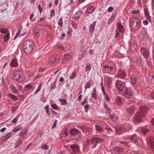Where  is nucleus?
I'll list each match as a JSON object with an SVG mask.
<instances>
[{
  "instance_id": "obj_53",
  "label": "nucleus",
  "mask_w": 154,
  "mask_h": 154,
  "mask_svg": "<svg viewBox=\"0 0 154 154\" xmlns=\"http://www.w3.org/2000/svg\"><path fill=\"white\" fill-rule=\"evenodd\" d=\"M72 26L75 29H76L77 27V25L74 22H72Z\"/></svg>"
},
{
  "instance_id": "obj_50",
  "label": "nucleus",
  "mask_w": 154,
  "mask_h": 154,
  "mask_svg": "<svg viewBox=\"0 0 154 154\" xmlns=\"http://www.w3.org/2000/svg\"><path fill=\"white\" fill-rule=\"evenodd\" d=\"M25 88L27 89L28 90H29L31 88H32V85L30 84H28L26 85L25 87Z\"/></svg>"
},
{
  "instance_id": "obj_56",
  "label": "nucleus",
  "mask_w": 154,
  "mask_h": 154,
  "mask_svg": "<svg viewBox=\"0 0 154 154\" xmlns=\"http://www.w3.org/2000/svg\"><path fill=\"white\" fill-rule=\"evenodd\" d=\"M91 87V84L89 82H87L86 84L85 85V88H90Z\"/></svg>"
},
{
  "instance_id": "obj_32",
  "label": "nucleus",
  "mask_w": 154,
  "mask_h": 154,
  "mask_svg": "<svg viewBox=\"0 0 154 154\" xmlns=\"http://www.w3.org/2000/svg\"><path fill=\"white\" fill-rule=\"evenodd\" d=\"M83 129H84L83 132H86V133H85V134L87 135L89 134V132H90L91 130V128L90 127L85 126V128Z\"/></svg>"
},
{
  "instance_id": "obj_4",
  "label": "nucleus",
  "mask_w": 154,
  "mask_h": 154,
  "mask_svg": "<svg viewBox=\"0 0 154 154\" xmlns=\"http://www.w3.org/2000/svg\"><path fill=\"white\" fill-rule=\"evenodd\" d=\"M104 141V139L101 138L97 137H92L91 139V144L93 145V148L95 147L98 143L103 142Z\"/></svg>"
},
{
  "instance_id": "obj_11",
  "label": "nucleus",
  "mask_w": 154,
  "mask_h": 154,
  "mask_svg": "<svg viewBox=\"0 0 154 154\" xmlns=\"http://www.w3.org/2000/svg\"><path fill=\"white\" fill-rule=\"evenodd\" d=\"M70 148L74 152H78L79 150V147L78 144L72 145L70 146Z\"/></svg>"
},
{
  "instance_id": "obj_60",
  "label": "nucleus",
  "mask_w": 154,
  "mask_h": 154,
  "mask_svg": "<svg viewBox=\"0 0 154 154\" xmlns=\"http://www.w3.org/2000/svg\"><path fill=\"white\" fill-rule=\"evenodd\" d=\"M59 100L61 102H62L64 103V105H65L67 103V101L66 100L64 99H62L61 100Z\"/></svg>"
},
{
  "instance_id": "obj_39",
  "label": "nucleus",
  "mask_w": 154,
  "mask_h": 154,
  "mask_svg": "<svg viewBox=\"0 0 154 154\" xmlns=\"http://www.w3.org/2000/svg\"><path fill=\"white\" fill-rule=\"evenodd\" d=\"M8 30L7 29H0V32L2 34H6L8 33Z\"/></svg>"
},
{
  "instance_id": "obj_9",
  "label": "nucleus",
  "mask_w": 154,
  "mask_h": 154,
  "mask_svg": "<svg viewBox=\"0 0 154 154\" xmlns=\"http://www.w3.org/2000/svg\"><path fill=\"white\" fill-rule=\"evenodd\" d=\"M148 144L151 149H154V138L152 137H151L149 139Z\"/></svg>"
},
{
  "instance_id": "obj_20",
  "label": "nucleus",
  "mask_w": 154,
  "mask_h": 154,
  "mask_svg": "<svg viewBox=\"0 0 154 154\" xmlns=\"http://www.w3.org/2000/svg\"><path fill=\"white\" fill-rule=\"evenodd\" d=\"M115 103L118 105H120L122 104V100L121 97L117 96L116 97L115 99Z\"/></svg>"
},
{
  "instance_id": "obj_6",
  "label": "nucleus",
  "mask_w": 154,
  "mask_h": 154,
  "mask_svg": "<svg viewBox=\"0 0 154 154\" xmlns=\"http://www.w3.org/2000/svg\"><path fill=\"white\" fill-rule=\"evenodd\" d=\"M48 61L50 65H54L58 63L59 62L58 58L57 56L50 57L48 59Z\"/></svg>"
},
{
  "instance_id": "obj_24",
  "label": "nucleus",
  "mask_w": 154,
  "mask_h": 154,
  "mask_svg": "<svg viewBox=\"0 0 154 154\" xmlns=\"http://www.w3.org/2000/svg\"><path fill=\"white\" fill-rule=\"evenodd\" d=\"M21 125L15 127L13 130L12 131L14 132H16L20 131V130H23V127H20Z\"/></svg>"
},
{
  "instance_id": "obj_15",
  "label": "nucleus",
  "mask_w": 154,
  "mask_h": 154,
  "mask_svg": "<svg viewBox=\"0 0 154 154\" xmlns=\"http://www.w3.org/2000/svg\"><path fill=\"white\" fill-rule=\"evenodd\" d=\"M79 132V130L75 128H73L71 129L69 131V133L72 136H76L77 135Z\"/></svg>"
},
{
  "instance_id": "obj_59",
  "label": "nucleus",
  "mask_w": 154,
  "mask_h": 154,
  "mask_svg": "<svg viewBox=\"0 0 154 154\" xmlns=\"http://www.w3.org/2000/svg\"><path fill=\"white\" fill-rule=\"evenodd\" d=\"M20 31H21V30H20V29H19L18 30L17 32L16 33V35L15 36V37L14 38V39H15L16 38V37L20 34Z\"/></svg>"
},
{
  "instance_id": "obj_19",
  "label": "nucleus",
  "mask_w": 154,
  "mask_h": 154,
  "mask_svg": "<svg viewBox=\"0 0 154 154\" xmlns=\"http://www.w3.org/2000/svg\"><path fill=\"white\" fill-rule=\"evenodd\" d=\"M91 97L95 100H96L97 98V91L96 87L94 88L93 91L91 93Z\"/></svg>"
},
{
  "instance_id": "obj_30",
  "label": "nucleus",
  "mask_w": 154,
  "mask_h": 154,
  "mask_svg": "<svg viewBox=\"0 0 154 154\" xmlns=\"http://www.w3.org/2000/svg\"><path fill=\"white\" fill-rule=\"evenodd\" d=\"M82 15V12L80 11H77L74 14V18L75 20L78 19Z\"/></svg>"
},
{
  "instance_id": "obj_31",
  "label": "nucleus",
  "mask_w": 154,
  "mask_h": 154,
  "mask_svg": "<svg viewBox=\"0 0 154 154\" xmlns=\"http://www.w3.org/2000/svg\"><path fill=\"white\" fill-rule=\"evenodd\" d=\"M95 128L96 130L99 132H101L103 131V128L101 125H96Z\"/></svg>"
},
{
  "instance_id": "obj_14",
  "label": "nucleus",
  "mask_w": 154,
  "mask_h": 154,
  "mask_svg": "<svg viewBox=\"0 0 154 154\" xmlns=\"http://www.w3.org/2000/svg\"><path fill=\"white\" fill-rule=\"evenodd\" d=\"M95 10V8L94 6H91L88 7L87 8V11L85 13V14L87 16V14H90L93 12Z\"/></svg>"
},
{
  "instance_id": "obj_7",
  "label": "nucleus",
  "mask_w": 154,
  "mask_h": 154,
  "mask_svg": "<svg viewBox=\"0 0 154 154\" xmlns=\"http://www.w3.org/2000/svg\"><path fill=\"white\" fill-rule=\"evenodd\" d=\"M123 95L125 98L131 99L133 97L132 91L130 88H126L125 90Z\"/></svg>"
},
{
  "instance_id": "obj_47",
  "label": "nucleus",
  "mask_w": 154,
  "mask_h": 154,
  "mask_svg": "<svg viewBox=\"0 0 154 154\" xmlns=\"http://www.w3.org/2000/svg\"><path fill=\"white\" fill-rule=\"evenodd\" d=\"M76 73L75 72H73L69 77L70 79H73L76 77Z\"/></svg>"
},
{
  "instance_id": "obj_36",
  "label": "nucleus",
  "mask_w": 154,
  "mask_h": 154,
  "mask_svg": "<svg viewBox=\"0 0 154 154\" xmlns=\"http://www.w3.org/2000/svg\"><path fill=\"white\" fill-rule=\"evenodd\" d=\"M28 131V130H26L23 132H20V135L23 138H24L25 136L27 134Z\"/></svg>"
},
{
  "instance_id": "obj_33",
  "label": "nucleus",
  "mask_w": 154,
  "mask_h": 154,
  "mask_svg": "<svg viewBox=\"0 0 154 154\" xmlns=\"http://www.w3.org/2000/svg\"><path fill=\"white\" fill-rule=\"evenodd\" d=\"M129 138L131 140L133 141V142L136 141L137 139V137L135 134L130 136Z\"/></svg>"
},
{
  "instance_id": "obj_34",
  "label": "nucleus",
  "mask_w": 154,
  "mask_h": 154,
  "mask_svg": "<svg viewBox=\"0 0 154 154\" xmlns=\"http://www.w3.org/2000/svg\"><path fill=\"white\" fill-rule=\"evenodd\" d=\"M141 130L142 132L145 135L147 133L149 132L148 130L146 127H143L141 128Z\"/></svg>"
},
{
  "instance_id": "obj_18",
  "label": "nucleus",
  "mask_w": 154,
  "mask_h": 154,
  "mask_svg": "<svg viewBox=\"0 0 154 154\" xmlns=\"http://www.w3.org/2000/svg\"><path fill=\"white\" fill-rule=\"evenodd\" d=\"M114 149L117 151V153L119 154H121L124 152L123 148L122 147H119L116 146L114 147Z\"/></svg>"
},
{
  "instance_id": "obj_26",
  "label": "nucleus",
  "mask_w": 154,
  "mask_h": 154,
  "mask_svg": "<svg viewBox=\"0 0 154 154\" xmlns=\"http://www.w3.org/2000/svg\"><path fill=\"white\" fill-rule=\"evenodd\" d=\"M71 58V55L69 54H65L64 56V59L63 60L65 62H67L70 60Z\"/></svg>"
},
{
  "instance_id": "obj_37",
  "label": "nucleus",
  "mask_w": 154,
  "mask_h": 154,
  "mask_svg": "<svg viewBox=\"0 0 154 154\" xmlns=\"http://www.w3.org/2000/svg\"><path fill=\"white\" fill-rule=\"evenodd\" d=\"M56 83L55 81L53 83H51V91H52L53 90H54L56 88Z\"/></svg>"
},
{
  "instance_id": "obj_58",
  "label": "nucleus",
  "mask_w": 154,
  "mask_h": 154,
  "mask_svg": "<svg viewBox=\"0 0 154 154\" xmlns=\"http://www.w3.org/2000/svg\"><path fill=\"white\" fill-rule=\"evenodd\" d=\"M134 102V101L132 100H129L126 101V103L128 104H131Z\"/></svg>"
},
{
  "instance_id": "obj_54",
  "label": "nucleus",
  "mask_w": 154,
  "mask_h": 154,
  "mask_svg": "<svg viewBox=\"0 0 154 154\" xmlns=\"http://www.w3.org/2000/svg\"><path fill=\"white\" fill-rule=\"evenodd\" d=\"M11 134L10 133H9L5 136V137L6 139H8L11 137Z\"/></svg>"
},
{
  "instance_id": "obj_12",
  "label": "nucleus",
  "mask_w": 154,
  "mask_h": 154,
  "mask_svg": "<svg viewBox=\"0 0 154 154\" xmlns=\"http://www.w3.org/2000/svg\"><path fill=\"white\" fill-rule=\"evenodd\" d=\"M144 11L145 16L146 19L148 20L149 22H151L152 21L151 18L149 15L148 9H144Z\"/></svg>"
},
{
  "instance_id": "obj_8",
  "label": "nucleus",
  "mask_w": 154,
  "mask_h": 154,
  "mask_svg": "<svg viewBox=\"0 0 154 154\" xmlns=\"http://www.w3.org/2000/svg\"><path fill=\"white\" fill-rule=\"evenodd\" d=\"M116 86L118 90L122 91L125 87V83L119 80H117L116 81Z\"/></svg>"
},
{
  "instance_id": "obj_35",
  "label": "nucleus",
  "mask_w": 154,
  "mask_h": 154,
  "mask_svg": "<svg viewBox=\"0 0 154 154\" xmlns=\"http://www.w3.org/2000/svg\"><path fill=\"white\" fill-rule=\"evenodd\" d=\"M10 37V33H8L6 35H5L3 37V39L5 42H7L8 40L9 39Z\"/></svg>"
},
{
  "instance_id": "obj_16",
  "label": "nucleus",
  "mask_w": 154,
  "mask_h": 154,
  "mask_svg": "<svg viewBox=\"0 0 154 154\" xmlns=\"http://www.w3.org/2000/svg\"><path fill=\"white\" fill-rule=\"evenodd\" d=\"M10 65L11 67L13 68L17 67L18 63L17 61V60L15 59H13L11 62Z\"/></svg>"
},
{
  "instance_id": "obj_28",
  "label": "nucleus",
  "mask_w": 154,
  "mask_h": 154,
  "mask_svg": "<svg viewBox=\"0 0 154 154\" xmlns=\"http://www.w3.org/2000/svg\"><path fill=\"white\" fill-rule=\"evenodd\" d=\"M7 96L13 100L15 101L17 100V97L11 94L8 93L7 94Z\"/></svg>"
},
{
  "instance_id": "obj_2",
  "label": "nucleus",
  "mask_w": 154,
  "mask_h": 154,
  "mask_svg": "<svg viewBox=\"0 0 154 154\" xmlns=\"http://www.w3.org/2000/svg\"><path fill=\"white\" fill-rule=\"evenodd\" d=\"M23 48L24 52L29 54L32 52L34 48V44L30 40L25 41L23 45Z\"/></svg>"
},
{
  "instance_id": "obj_48",
  "label": "nucleus",
  "mask_w": 154,
  "mask_h": 154,
  "mask_svg": "<svg viewBox=\"0 0 154 154\" xmlns=\"http://www.w3.org/2000/svg\"><path fill=\"white\" fill-rule=\"evenodd\" d=\"M105 129L108 132L109 134H111L112 132V131L110 128L109 126H107L106 128H105Z\"/></svg>"
},
{
  "instance_id": "obj_10",
  "label": "nucleus",
  "mask_w": 154,
  "mask_h": 154,
  "mask_svg": "<svg viewBox=\"0 0 154 154\" xmlns=\"http://www.w3.org/2000/svg\"><path fill=\"white\" fill-rule=\"evenodd\" d=\"M132 80V83L134 86H136V84H137L138 82H137V75H133L131 76Z\"/></svg>"
},
{
  "instance_id": "obj_62",
  "label": "nucleus",
  "mask_w": 154,
  "mask_h": 154,
  "mask_svg": "<svg viewBox=\"0 0 154 154\" xmlns=\"http://www.w3.org/2000/svg\"><path fill=\"white\" fill-rule=\"evenodd\" d=\"M38 8L39 10L40 13H41V12L42 11L43 9L42 8L41 6L40 5H38Z\"/></svg>"
},
{
  "instance_id": "obj_38",
  "label": "nucleus",
  "mask_w": 154,
  "mask_h": 154,
  "mask_svg": "<svg viewBox=\"0 0 154 154\" xmlns=\"http://www.w3.org/2000/svg\"><path fill=\"white\" fill-rule=\"evenodd\" d=\"M41 148L43 149L47 150L49 149V146L46 144H42Z\"/></svg>"
},
{
  "instance_id": "obj_52",
  "label": "nucleus",
  "mask_w": 154,
  "mask_h": 154,
  "mask_svg": "<svg viewBox=\"0 0 154 154\" xmlns=\"http://www.w3.org/2000/svg\"><path fill=\"white\" fill-rule=\"evenodd\" d=\"M140 13V11L139 10H133L132 11V14H139Z\"/></svg>"
},
{
  "instance_id": "obj_64",
  "label": "nucleus",
  "mask_w": 154,
  "mask_h": 154,
  "mask_svg": "<svg viewBox=\"0 0 154 154\" xmlns=\"http://www.w3.org/2000/svg\"><path fill=\"white\" fill-rule=\"evenodd\" d=\"M18 120V118H15L13 119L12 121V123H13L15 124V123L17 122V120Z\"/></svg>"
},
{
  "instance_id": "obj_13",
  "label": "nucleus",
  "mask_w": 154,
  "mask_h": 154,
  "mask_svg": "<svg viewBox=\"0 0 154 154\" xmlns=\"http://www.w3.org/2000/svg\"><path fill=\"white\" fill-rule=\"evenodd\" d=\"M13 77L15 79L17 80L18 81H20V79L21 78V75L18 72H14L13 74Z\"/></svg>"
},
{
  "instance_id": "obj_27",
  "label": "nucleus",
  "mask_w": 154,
  "mask_h": 154,
  "mask_svg": "<svg viewBox=\"0 0 154 154\" xmlns=\"http://www.w3.org/2000/svg\"><path fill=\"white\" fill-rule=\"evenodd\" d=\"M126 74L123 72L120 71L119 73L117 75V77L121 79H123L125 76Z\"/></svg>"
},
{
  "instance_id": "obj_44",
  "label": "nucleus",
  "mask_w": 154,
  "mask_h": 154,
  "mask_svg": "<svg viewBox=\"0 0 154 154\" xmlns=\"http://www.w3.org/2000/svg\"><path fill=\"white\" fill-rule=\"evenodd\" d=\"M45 109L48 115V116H49L50 115V113H49V105H46L45 107Z\"/></svg>"
},
{
  "instance_id": "obj_51",
  "label": "nucleus",
  "mask_w": 154,
  "mask_h": 154,
  "mask_svg": "<svg viewBox=\"0 0 154 154\" xmlns=\"http://www.w3.org/2000/svg\"><path fill=\"white\" fill-rule=\"evenodd\" d=\"M103 94L106 98V100H108L109 101V98L106 92Z\"/></svg>"
},
{
  "instance_id": "obj_43",
  "label": "nucleus",
  "mask_w": 154,
  "mask_h": 154,
  "mask_svg": "<svg viewBox=\"0 0 154 154\" xmlns=\"http://www.w3.org/2000/svg\"><path fill=\"white\" fill-rule=\"evenodd\" d=\"M85 56L84 53L83 52H81L79 55V59L81 60Z\"/></svg>"
},
{
  "instance_id": "obj_17",
  "label": "nucleus",
  "mask_w": 154,
  "mask_h": 154,
  "mask_svg": "<svg viewBox=\"0 0 154 154\" xmlns=\"http://www.w3.org/2000/svg\"><path fill=\"white\" fill-rule=\"evenodd\" d=\"M10 88L12 93L15 94H17L18 93V92L17 90L16 87L14 85H10Z\"/></svg>"
},
{
  "instance_id": "obj_1",
  "label": "nucleus",
  "mask_w": 154,
  "mask_h": 154,
  "mask_svg": "<svg viewBox=\"0 0 154 154\" xmlns=\"http://www.w3.org/2000/svg\"><path fill=\"white\" fill-rule=\"evenodd\" d=\"M149 109L148 107L143 106L140 108V110L138 113L134 116L135 120L137 122H140L141 120L142 117H144L148 112Z\"/></svg>"
},
{
  "instance_id": "obj_57",
  "label": "nucleus",
  "mask_w": 154,
  "mask_h": 154,
  "mask_svg": "<svg viewBox=\"0 0 154 154\" xmlns=\"http://www.w3.org/2000/svg\"><path fill=\"white\" fill-rule=\"evenodd\" d=\"M55 13H54V10H52L51 11V14L50 16L51 17H52L54 16Z\"/></svg>"
},
{
  "instance_id": "obj_49",
  "label": "nucleus",
  "mask_w": 154,
  "mask_h": 154,
  "mask_svg": "<svg viewBox=\"0 0 154 154\" xmlns=\"http://www.w3.org/2000/svg\"><path fill=\"white\" fill-rule=\"evenodd\" d=\"M58 24L60 27H62L63 25V19L61 17L60 19V20L58 22Z\"/></svg>"
},
{
  "instance_id": "obj_46",
  "label": "nucleus",
  "mask_w": 154,
  "mask_h": 154,
  "mask_svg": "<svg viewBox=\"0 0 154 154\" xmlns=\"http://www.w3.org/2000/svg\"><path fill=\"white\" fill-rule=\"evenodd\" d=\"M51 107L54 109L58 110L59 109L58 106L55 104H53L51 105Z\"/></svg>"
},
{
  "instance_id": "obj_21",
  "label": "nucleus",
  "mask_w": 154,
  "mask_h": 154,
  "mask_svg": "<svg viewBox=\"0 0 154 154\" xmlns=\"http://www.w3.org/2000/svg\"><path fill=\"white\" fill-rule=\"evenodd\" d=\"M106 83L109 88H110L112 84V80L110 77H108L106 78Z\"/></svg>"
},
{
  "instance_id": "obj_41",
  "label": "nucleus",
  "mask_w": 154,
  "mask_h": 154,
  "mask_svg": "<svg viewBox=\"0 0 154 154\" xmlns=\"http://www.w3.org/2000/svg\"><path fill=\"white\" fill-rule=\"evenodd\" d=\"M42 86V84H40L38 87L37 89L34 92V94H36L41 89Z\"/></svg>"
},
{
  "instance_id": "obj_25",
  "label": "nucleus",
  "mask_w": 154,
  "mask_h": 154,
  "mask_svg": "<svg viewBox=\"0 0 154 154\" xmlns=\"http://www.w3.org/2000/svg\"><path fill=\"white\" fill-rule=\"evenodd\" d=\"M23 140L20 138H18L17 139V141L15 144L16 147H17L20 145L22 144Z\"/></svg>"
},
{
  "instance_id": "obj_29",
  "label": "nucleus",
  "mask_w": 154,
  "mask_h": 154,
  "mask_svg": "<svg viewBox=\"0 0 154 154\" xmlns=\"http://www.w3.org/2000/svg\"><path fill=\"white\" fill-rule=\"evenodd\" d=\"M127 112L130 114H131L134 112V107L133 106H131L129 108H127Z\"/></svg>"
},
{
  "instance_id": "obj_22",
  "label": "nucleus",
  "mask_w": 154,
  "mask_h": 154,
  "mask_svg": "<svg viewBox=\"0 0 154 154\" xmlns=\"http://www.w3.org/2000/svg\"><path fill=\"white\" fill-rule=\"evenodd\" d=\"M118 28L120 32L122 33L124 32V27L121 23H119L118 24Z\"/></svg>"
},
{
  "instance_id": "obj_45",
  "label": "nucleus",
  "mask_w": 154,
  "mask_h": 154,
  "mask_svg": "<svg viewBox=\"0 0 154 154\" xmlns=\"http://www.w3.org/2000/svg\"><path fill=\"white\" fill-rule=\"evenodd\" d=\"M91 64L88 63L86 67L85 70L86 72L89 71L91 69Z\"/></svg>"
},
{
  "instance_id": "obj_55",
  "label": "nucleus",
  "mask_w": 154,
  "mask_h": 154,
  "mask_svg": "<svg viewBox=\"0 0 154 154\" xmlns=\"http://www.w3.org/2000/svg\"><path fill=\"white\" fill-rule=\"evenodd\" d=\"M89 107V105L88 104H86L84 106V108L85 109V112H88Z\"/></svg>"
},
{
  "instance_id": "obj_5",
  "label": "nucleus",
  "mask_w": 154,
  "mask_h": 154,
  "mask_svg": "<svg viewBox=\"0 0 154 154\" xmlns=\"http://www.w3.org/2000/svg\"><path fill=\"white\" fill-rule=\"evenodd\" d=\"M140 51L143 56L146 59L149 57L150 54L149 51L147 49L144 48H141ZM146 61L148 65L149 66V62L147 60H146Z\"/></svg>"
},
{
  "instance_id": "obj_42",
  "label": "nucleus",
  "mask_w": 154,
  "mask_h": 154,
  "mask_svg": "<svg viewBox=\"0 0 154 154\" xmlns=\"http://www.w3.org/2000/svg\"><path fill=\"white\" fill-rule=\"evenodd\" d=\"M42 86V84H40L38 87L37 89L34 92V94H36L41 89Z\"/></svg>"
},
{
  "instance_id": "obj_23",
  "label": "nucleus",
  "mask_w": 154,
  "mask_h": 154,
  "mask_svg": "<svg viewBox=\"0 0 154 154\" xmlns=\"http://www.w3.org/2000/svg\"><path fill=\"white\" fill-rule=\"evenodd\" d=\"M96 23V22H94L90 26V32L92 33L94 32Z\"/></svg>"
},
{
  "instance_id": "obj_63",
  "label": "nucleus",
  "mask_w": 154,
  "mask_h": 154,
  "mask_svg": "<svg viewBox=\"0 0 154 154\" xmlns=\"http://www.w3.org/2000/svg\"><path fill=\"white\" fill-rule=\"evenodd\" d=\"M113 10V8L112 7H110L108 8V11L109 12H111Z\"/></svg>"
},
{
  "instance_id": "obj_40",
  "label": "nucleus",
  "mask_w": 154,
  "mask_h": 154,
  "mask_svg": "<svg viewBox=\"0 0 154 154\" xmlns=\"http://www.w3.org/2000/svg\"><path fill=\"white\" fill-rule=\"evenodd\" d=\"M110 119L113 121H116L117 120L118 117L115 115H110L109 116Z\"/></svg>"
},
{
  "instance_id": "obj_3",
  "label": "nucleus",
  "mask_w": 154,
  "mask_h": 154,
  "mask_svg": "<svg viewBox=\"0 0 154 154\" xmlns=\"http://www.w3.org/2000/svg\"><path fill=\"white\" fill-rule=\"evenodd\" d=\"M130 20L131 25L134 29L137 30L140 27V22L138 18L135 17H132Z\"/></svg>"
},
{
  "instance_id": "obj_61",
  "label": "nucleus",
  "mask_w": 154,
  "mask_h": 154,
  "mask_svg": "<svg viewBox=\"0 0 154 154\" xmlns=\"http://www.w3.org/2000/svg\"><path fill=\"white\" fill-rule=\"evenodd\" d=\"M131 49L133 50H134H134H136V49L137 48V45H131Z\"/></svg>"
}]
</instances>
